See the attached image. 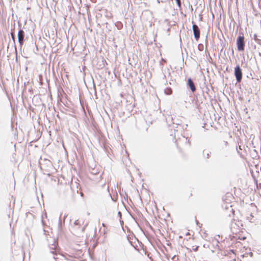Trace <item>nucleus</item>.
<instances>
[{
    "label": "nucleus",
    "mask_w": 261,
    "mask_h": 261,
    "mask_svg": "<svg viewBox=\"0 0 261 261\" xmlns=\"http://www.w3.org/2000/svg\"><path fill=\"white\" fill-rule=\"evenodd\" d=\"M237 45L239 51H243L245 48L244 37L243 36H239L237 39Z\"/></svg>",
    "instance_id": "nucleus-1"
},
{
    "label": "nucleus",
    "mask_w": 261,
    "mask_h": 261,
    "mask_svg": "<svg viewBox=\"0 0 261 261\" xmlns=\"http://www.w3.org/2000/svg\"><path fill=\"white\" fill-rule=\"evenodd\" d=\"M234 75L237 82H240L242 79V72L239 65H237L234 68Z\"/></svg>",
    "instance_id": "nucleus-2"
},
{
    "label": "nucleus",
    "mask_w": 261,
    "mask_h": 261,
    "mask_svg": "<svg viewBox=\"0 0 261 261\" xmlns=\"http://www.w3.org/2000/svg\"><path fill=\"white\" fill-rule=\"evenodd\" d=\"M192 29L194 38L196 41H198L200 38V32L199 27L197 25L193 24L192 26Z\"/></svg>",
    "instance_id": "nucleus-3"
},
{
    "label": "nucleus",
    "mask_w": 261,
    "mask_h": 261,
    "mask_svg": "<svg viewBox=\"0 0 261 261\" xmlns=\"http://www.w3.org/2000/svg\"><path fill=\"white\" fill-rule=\"evenodd\" d=\"M238 223H237L236 222H232L231 224L230 228L231 231L233 233H237L239 231L240 222L239 221H238Z\"/></svg>",
    "instance_id": "nucleus-4"
},
{
    "label": "nucleus",
    "mask_w": 261,
    "mask_h": 261,
    "mask_svg": "<svg viewBox=\"0 0 261 261\" xmlns=\"http://www.w3.org/2000/svg\"><path fill=\"white\" fill-rule=\"evenodd\" d=\"M24 32L23 30H20L18 33V39L19 43L22 45L24 42Z\"/></svg>",
    "instance_id": "nucleus-5"
},
{
    "label": "nucleus",
    "mask_w": 261,
    "mask_h": 261,
    "mask_svg": "<svg viewBox=\"0 0 261 261\" xmlns=\"http://www.w3.org/2000/svg\"><path fill=\"white\" fill-rule=\"evenodd\" d=\"M57 242L56 240H53V243L49 246L50 249L51 250L50 252L54 254L57 255Z\"/></svg>",
    "instance_id": "nucleus-6"
},
{
    "label": "nucleus",
    "mask_w": 261,
    "mask_h": 261,
    "mask_svg": "<svg viewBox=\"0 0 261 261\" xmlns=\"http://www.w3.org/2000/svg\"><path fill=\"white\" fill-rule=\"evenodd\" d=\"M187 84L192 92H194L196 91V87L193 81L191 78L188 79Z\"/></svg>",
    "instance_id": "nucleus-7"
},
{
    "label": "nucleus",
    "mask_w": 261,
    "mask_h": 261,
    "mask_svg": "<svg viewBox=\"0 0 261 261\" xmlns=\"http://www.w3.org/2000/svg\"><path fill=\"white\" fill-rule=\"evenodd\" d=\"M253 39L256 41V42L258 44H261V40L257 37V35L256 34H254Z\"/></svg>",
    "instance_id": "nucleus-8"
},
{
    "label": "nucleus",
    "mask_w": 261,
    "mask_h": 261,
    "mask_svg": "<svg viewBox=\"0 0 261 261\" xmlns=\"http://www.w3.org/2000/svg\"><path fill=\"white\" fill-rule=\"evenodd\" d=\"M172 89L171 88H167L165 90V93L167 95H170L172 93Z\"/></svg>",
    "instance_id": "nucleus-9"
},
{
    "label": "nucleus",
    "mask_w": 261,
    "mask_h": 261,
    "mask_svg": "<svg viewBox=\"0 0 261 261\" xmlns=\"http://www.w3.org/2000/svg\"><path fill=\"white\" fill-rule=\"evenodd\" d=\"M175 1H176V4H177L178 7L179 8H181V5L180 0H175Z\"/></svg>",
    "instance_id": "nucleus-10"
},
{
    "label": "nucleus",
    "mask_w": 261,
    "mask_h": 261,
    "mask_svg": "<svg viewBox=\"0 0 261 261\" xmlns=\"http://www.w3.org/2000/svg\"><path fill=\"white\" fill-rule=\"evenodd\" d=\"M74 224L75 225H81L80 221L79 220L75 221V222H74Z\"/></svg>",
    "instance_id": "nucleus-11"
},
{
    "label": "nucleus",
    "mask_w": 261,
    "mask_h": 261,
    "mask_svg": "<svg viewBox=\"0 0 261 261\" xmlns=\"http://www.w3.org/2000/svg\"><path fill=\"white\" fill-rule=\"evenodd\" d=\"M198 246H196L195 248H193V249L194 251H197L198 250Z\"/></svg>",
    "instance_id": "nucleus-12"
},
{
    "label": "nucleus",
    "mask_w": 261,
    "mask_h": 261,
    "mask_svg": "<svg viewBox=\"0 0 261 261\" xmlns=\"http://www.w3.org/2000/svg\"><path fill=\"white\" fill-rule=\"evenodd\" d=\"M11 37H12V39L13 40H14V34L12 32H11Z\"/></svg>",
    "instance_id": "nucleus-13"
},
{
    "label": "nucleus",
    "mask_w": 261,
    "mask_h": 261,
    "mask_svg": "<svg viewBox=\"0 0 261 261\" xmlns=\"http://www.w3.org/2000/svg\"><path fill=\"white\" fill-rule=\"evenodd\" d=\"M231 211L232 212V213L233 214V213H234V210H233L232 208H231Z\"/></svg>",
    "instance_id": "nucleus-14"
},
{
    "label": "nucleus",
    "mask_w": 261,
    "mask_h": 261,
    "mask_svg": "<svg viewBox=\"0 0 261 261\" xmlns=\"http://www.w3.org/2000/svg\"><path fill=\"white\" fill-rule=\"evenodd\" d=\"M207 158H209V153H207Z\"/></svg>",
    "instance_id": "nucleus-15"
},
{
    "label": "nucleus",
    "mask_w": 261,
    "mask_h": 261,
    "mask_svg": "<svg viewBox=\"0 0 261 261\" xmlns=\"http://www.w3.org/2000/svg\"><path fill=\"white\" fill-rule=\"evenodd\" d=\"M102 226H103V227H105V226H106V225H105V223H102Z\"/></svg>",
    "instance_id": "nucleus-16"
},
{
    "label": "nucleus",
    "mask_w": 261,
    "mask_h": 261,
    "mask_svg": "<svg viewBox=\"0 0 261 261\" xmlns=\"http://www.w3.org/2000/svg\"><path fill=\"white\" fill-rule=\"evenodd\" d=\"M61 214L60 215V217H59V220L60 221H61Z\"/></svg>",
    "instance_id": "nucleus-17"
},
{
    "label": "nucleus",
    "mask_w": 261,
    "mask_h": 261,
    "mask_svg": "<svg viewBox=\"0 0 261 261\" xmlns=\"http://www.w3.org/2000/svg\"><path fill=\"white\" fill-rule=\"evenodd\" d=\"M54 258L56 259L57 258L55 256H54Z\"/></svg>",
    "instance_id": "nucleus-18"
},
{
    "label": "nucleus",
    "mask_w": 261,
    "mask_h": 261,
    "mask_svg": "<svg viewBox=\"0 0 261 261\" xmlns=\"http://www.w3.org/2000/svg\"><path fill=\"white\" fill-rule=\"evenodd\" d=\"M158 3H160V1H159V0H158Z\"/></svg>",
    "instance_id": "nucleus-19"
},
{
    "label": "nucleus",
    "mask_w": 261,
    "mask_h": 261,
    "mask_svg": "<svg viewBox=\"0 0 261 261\" xmlns=\"http://www.w3.org/2000/svg\"><path fill=\"white\" fill-rule=\"evenodd\" d=\"M118 213H119V215H120V214H121L120 212H119Z\"/></svg>",
    "instance_id": "nucleus-20"
},
{
    "label": "nucleus",
    "mask_w": 261,
    "mask_h": 261,
    "mask_svg": "<svg viewBox=\"0 0 261 261\" xmlns=\"http://www.w3.org/2000/svg\"><path fill=\"white\" fill-rule=\"evenodd\" d=\"M118 213H119V215H120V214H121L120 212H119Z\"/></svg>",
    "instance_id": "nucleus-21"
}]
</instances>
